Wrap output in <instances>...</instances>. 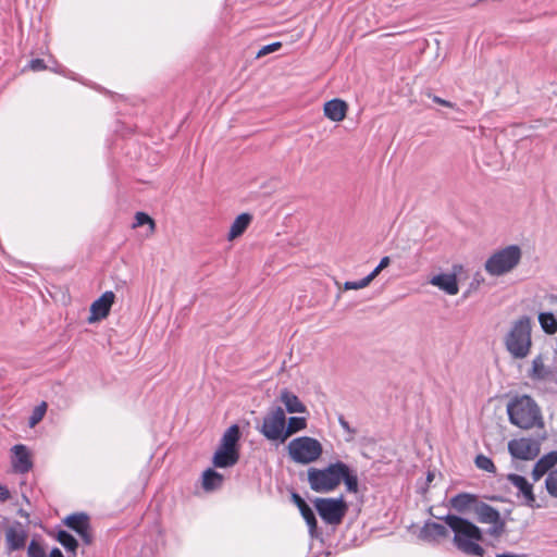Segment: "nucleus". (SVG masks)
Listing matches in <instances>:
<instances>
[{
	"label": "nucleus",
	"mask_w": 557,
	"mask_h": 557,
	"mask_svg": "<svg viewBox=\"0 0 557 557\" xmlns=\"http://www.w3.org/2000/svg\"><path fill=\"white\" fill-rule=\"evenodd\" d=\"M307 480L310 488L315 493L333 492L342 482L345 483L349 493L356 494L359 491L357 472L343 461L331 462L324 468H309Z\"/></svg>",
	"instance_id": "1"
},
{
	"label": "nucleus",
	"mask_w": 557,
	"mask_h": 557,
	"mask_svg": "<svg viewBox=\"0 0 557 557\" xmlns=\"http://www.w3.org/2000/svg\"><path fill=\"white\" fill-rule=\"evenodd\" d=\"M443 520L454 532V543L460 552L469 556L483 557L484 549L478 543L483 539L480 528L468 519L455 515H447Z\"/></svg>",
	"instance_id": "2"
},
{
	"label": "nucleus",
	"mask_w": 557,
	"mask_h": 557,
	"mask_svg": "<svg viewBox=\"0 0 557 557\" xmlns=\"http://www.w3.org/2000/svg\"><path fill=\"white\" fill-rule=\"evenodd\" d=\"M531 331V319L528 315H522L512 323L504 338L505 347L512 358L523 359L530 354Z\"/></svg>",
	"instance_id": "3"
},
{
	"label": "nucleus",
	"mask_w": 557,
	"mask_h": 557,
	"mask_svg": "<svg viewBox=\"0 0 557 557\" xmlns=\"http://www.w3.org/2000/svg\"><path fill=\"white\" fill-rule=\"evenodd\" d=\"M509 421L521 429H531L541 422V412L535 401L527 395L513 399L507 406Z\"/></svg>",
	"instance_id": "4"
},
{
	"label": "nucleus",
	"mask_w": 557,
	"mask_h": 557,
	"mask_svg": "<svg viewBox=\"0 0 557 557\" xmlns=\"http://www.w3.org/2000/svg\"><path fill=\"white\" fill-rule=\"evenodd\" d=\"M522 250L518 245H509L494 251L485 261L484 270L492 276H502L512 271L520 262Z\"/></svg>",
	"instance_id": "5"
},
{
	"label": "nucleus",
	"mask_w": 557,
	"mask_h": 557,
	"mask_svg": "<svg viewBox=\"0 0 557 557\" xmlns=\"http://www.w3.org/2000/svg\"><path fill=\"white\" fill-rule=\"evenodd\" d=\"M287 453L295 463L309 465L321 458L323 446L314 437L299 436L288 443Z\"/></svg>",
	"instance_id": "6"
},
{
	"label": "nucleus",
	"mask_w": 557,
	"mask_h": 557,
	"mask_svg": "<svg viewBox=\"0 0 557 557\" xmlns=\"http://www.w3.org/2000/svg\"><path fill=\"white\" fill-rule=\"evenodd\" d=\"M285 424L284 409L280 406H273L263 417L262 425L258 430L267 440L284 443Z\"/></svg>",
	"instance_id": "7"
},
{
	"label": "nucleus",
	"mask_w": 557,
	"mask_h": 557,
	"mask_svg": "<svg viewBox=\"0 0 557 557\" xmlns=\"http://www.w3.org/2000/svg\"><path fill=\"white\" fill-rule=\"evenodd\" d=\"M313 505L321 519L330 525L341 524L348 509L343 496L337 498L318 497L313 500Z\"/></svg>",
	"instance_id": "8"
},
{
	"label": "nucleus",
	"mask_w": 557,
	"mask_h": 557,
	"mask_svg": "<svg viewBox=\"0 0 557 557\" xmlns=\"http://www.w3.org/2000/svg\"><path fill=\"white\" fill-rule=\"evenodd\" d=\"M473 512L479 522L492 525L487 531L491 536L498 537L505 532L506 523L502 519L499 511L494 507L478 500L473 507Z\"/></svg>",
	"instance_id": "9"
},
{
	"label": "nucleus",
	"mask_w": 557,
	"mask_h": 557,
	"mask_svg": "<svg viewBox=\"0 0 557 557\" xmlns=\"http://www.w3.org/2000/svg\"><path fill=\"white\" fill-rule=\"evenodd\" d=\"M508 450L510 455L520 460H533L540 454V442L534 438H515L509 441Z\"/></svg>",
	"instance_id": "10"
},
{
	"label": "nucleus",
	"mask_w": 557,
	"mask_h": 557,
	"mask_svg": "<svg viewBox=\"0 0 557 557\" xmlns=\"http://www.w3.org/2000/svg\"><path fill=\"white\" fill-rule=\"evenodd\" d=\"M63 522L67 528L77 533L84 544L90 545L92 543V534L90 531L88 515L84 512L73 513L67 516Z\"/></svg>",
	"instance_id": "11"
},
{
	"label": "nucleus",
	"mask_w": 557,
	"mask_h": 557,
	"mask_svg": "<svg viewBox=\"0 0 557 557\" xmlns=\"http://www.w3.org/2000/svg\"><path fill=\"white\" fill-rule=\"evenodd\" d=\"M292 500L298 507L304 520L306 521L308 525L309 535L312 539H319L322 533L318 528V521L313 510L305 502V499L297 493L292 494Z\"/></svg>",
	"instance_id": "12"
},
{
	"label": "nucleus",
	"mask_w": 557,
	"mask_h": 557,
	"mask_svg": "<svg viewBox=\"0 0 557 557\" xmlns=\"http://www.w3.org/2000/svg\"><path fill=\"white\" fill-rule=\"evenodd\" d=\"M115 295L113 292H104L97 300L90 306V315L88 322L92 323L108 317L110 309L114 302Z\"/></svg>",
	"instance_id": "13"
},
{
	"label": "nucleus",
	"mask_w": 557,
	"mask_h": 557,
	"mask_svg": "<svg viewBox=\"0 0 557 557\" xmlns=\"http://www.w3.org/2000/svg\"><path fill=\"white\" fill-rule=\"evenodd\" d=\"M27 533L21 522L15 521L5 530L7 549L9 553L24 548Z\"/></svg>",
	"instance_id": "14"
},
{
	"label": "nucleus",
	"mask_w": 557,
	"mask_h": 557,
	"mask_svg": "<svg viewBox=\"0 0 557 557\" xmlns=\"http://www.w3.org/2000/svg\"><path fill=\"white\" fill-rule=\"evenodd\" d=\"M11 465L13 471L16 473H27L33 468V461L28 448L23 444H17L12 447Z\"/></svg>",
	"instance_id": "15"
},
{
	"label": "nucleus",
	"mask_w": 557,
	"mask_h": 557,
	"mask_svg": "<svg viewBox=\"0 0 557 557\" xmlns=\"http://www.w3.org/2000/svg\"><path fill=\"white\" fill-rule=\"evenodd\" d=\"M507 480L519 491L518 496H522L524 504L531 508L539 507L535 505V495L533 493V486L529 481L519 474L509 473Z\"/></svg>",
	"instance_id": "16"
},
{
	"label": "nucleus",
	"mask_w": 557,
	"mask_h": 557,
	"mask_svg": "<svg viewBox=\"0 0 557 557\" xmlns=\"http://www.w3.org/2000/svg\"><path fill=\"white\" fill-rule=\"evenodd\" d=\"M348 106L342 99H332L324 103V115L333 122H342L347 114Z\"/></svg>",
	"instance_id": "17"
},
{
	"label": "nucleus",
	"mask_w": 557,
	"mask_h": 557,
	"mask_svg": "<svg viewBox=\"0 0 557 557\" xmlns=\"http://www.w3.org/2000/svg\"><path fill=\"white\" fill-rule=\"evenodd\" d=\"M430 283L433 286L444 290L448 295H457L459 292L458 282L455 274L442 273L434 275L430 280Z\"/></svg>",
	"instance_id": "18"
},
{
	"label": "nucleus",
	"mask_w": 557,
	"mask_h": 557,
	"mask_svg": "<svg viewBox=\"0 0 557 557\" xmlns=\"http://www.w3.org/2000/svg\"><path fill=\"white\" fill-rule=\"evenodd\" d=\"M239 454L237 449L219 447L213 456V465L218 468H227L237 463Z\"/></svg>",
	"instance_id": "19"
},
{
	"label": "nucleus",
	"mask_w": 557,
	"mask_h": 557,
	"mask_svg": "<svg viewBox=\"0 0 557 557\" xmlns=\"http://www.w3.org/2000/svg\"><path fill=\"white\" fill-rule=\"evenodd\" d=\"M557 463V450L541 457L534 465L532 478L536 482Z\"/></svg>",
	"instance_id": "20"
},
{
	"label": "nucleus",
	"mask_w": 557,
	"mask_h": 557,
	"mask_svg": "<svg viewBox=\"0 0 557 557\" xmlns=\"http://www.w3.org/2000/svg\"><path fill=\"white\" fill-rule=\"evenodd\" d=\"M448 531L445 525L437 522H426L420 532V537L428 542H435L446 537Z\"/></svg>",
	"instance_id": "21"
},
{
	"label": "nucleus",
	"mask_w": 557,
	"mask_h": 557,
	"mask_svg": "<svg viewBox=\"0 0 557 557\" xmlns=\"http://www.w3.org/2000/svg\"><path fill=\"white\" fill-rule=\"evenodd\" d=\"M280 401L284 404L286 411L289 413H302L306 411V406L298 396L286 388L281 392Z\"/></svg>",
	"instance_id": "22"
},
{
	"label": "nucleus",
	"mask_w": 557,
	"mask_h": 557,
	"mask_svg": "<svg viewBox=\"0 0 557 557\" xmlns=\"http://www.w3.org/2000/svg\"><path fill=\"white\" fill-rule=\"evenodd\" d=\"M251 220H252V215L247 212L239 214L234 220V222L232 223V225L230 227L227 239L233 240V239L239 237L240 235H243L244 232L249 226Z\"/></svg>",
	"instance_id": "23"
},
{
	"label": "nucleus",
	"mask_w": 557,
	"mask_h": 557,
	"mask_svg": "<svg viewBox=\"0 0 557 557\" xmlns=\"http://www.w3.org/2000/svg\"><path fill=\"white\" fill-rule=\"evenodd\" d=\"M478 503V497L469 493H459L450 499V506L458 512H465Z\"/></svg>",
	"instance_id": "24"
},
{
	"label": "nucleus",
	"mask_w": 557,
	"mask_h": 557,
	"mask_svg": "<svg viewBox=\"0 0 557 557\" xmlns=\"http://www.w3.org/2000/svg\"><path fill=\"white\" fill-rule=\"evenodd\" d=\"M550 371L545 367L543 357L539 355L532 360L528 376L533 381H545Z\"/></svg>",
	"instance_id": "25"
},
{
	"label": "nucleus",
	"mask_w": 557,
	"mask_h": 557,
	"mask_svg": "<svg viewBox=\"0 0 557 557\" xmlns=\"http://www.w3.org/2000/svg\"><path fill=\"white\" fill-rule=\"evenodd\" d=\"M239 428L237 424H233L223 434L220 446L230 449H237L236 445L239 441Z\"/></svg>",
	"instance_id": "26"
},
{
	"label": "nucleus",
	"mask_w": 557,
	"mask_h": 557,
	"mask_svg": "<svg viewBox=\"0 0 557 557\" xmlns=\"http://www.w3.org/2000/svg\"><path fill=\"white\" fill-rule=\"evenodd\" d=\"M223 482V475L219 472L208 469L202 475V487L206 491H212L218 488Z\"/></svg>",
	"instance_id": "27"
},
{
	"label": "nucleus",
	"mask_w": 557,
	"mask_h": 557,
	"mask_svg": "<svg viewBox=\"0 0 557 557\" xmlns=\"http://www.w3.org/2000/svg\"><path fill=\"white\" fill-rule=\"evenodd\" d=\"M57 540L69 553H72L74 556L76 555L78 543L71 533L60 530L57 534Z\"/></svg>",
	"instance_id": "28"
},
{
	"label": "nucleus",
	"mask_w": 557,
	"mask_h": 557,
	"mask_svg": "<svg viewBox=\"0 0 557 557\" xmlns=\"http://www.w3.org/2000/svg\"><path fill=\"white\" fill-rule=\"evenodd\" d=\"M307 428V419L305 417H290L285 424V441L293 434Z\"/></svg>",
	"instance_id": "29"
},
{
	"label": "nucleus",
	"mask_w": 557,
	"mask_h": 557,
	"mask_svg": "<svg viewBox=\"0 0 557 557\" xmlns=\"http://www.w3.org/2000/svg\"><path fill=\"white\" fill-rule=\"evenodd\" d=\"M539 322L546 334L553 335L557 332V320L552 312L540 313Z\"/></svg>",
	"instance_id": "30"
},
{
	"label": "nucleus",
	"mask_w": 557,
	"mask_h": 557,
	"mask_svg": "<svg viewBox=\"0 0 557 557\" xmlns=\"http://www.w3.org/2000/svg\"><path fill=\"white\" fill-rule=\"evenodd\" d=\"M545 487L547 493L557 498V468L549 471L545 480Z\"/></svg>",
	"instance_id": "31"
},
{
	"label": "nucleus",
	"mask_w": 557,
	"mask_h": 557,
	"mask_svg": "<svg viewBox=\"0 0 557 557\" xmlns=\"http://www.w3.org/2000/svg\"><path fill=\"white\" fill-rule=\"evenodd\" d=\"M475 466L481 469V470H484L486 472H491V473H495L496 472V467L494 465V462L492 461L491 458L484 456V455H478L476 458H475Z\"/></svg>",
	"instance_id": "32"
},
{
	"label": "nucleus",
	"mask_w": 557,
	"mask_h": 557,
	"mask_svg": "<svg viewBox=\"0 0 557 557\" xmlns=\"http://www.w3.org/2000/svg\"><path fill=\"white\" fill-rule=\"evenodd\" d=\"M46 411H47V404L45 401H42L40 405L36 406L29 417V422H28L29 425L35 426L37 423H39L42 420Z\"/></svg>",
	"instance_id": "33"
},
{
	"label": "nucleus",
	"mask_w": 557,
	"mask_h": 557,
	"mask_svg": "<svg viewBox=\"0 0 557 557\" xmlns=\"http://www.w3.org/2000/svg\"><path fill=\"white\" fill-rule=\"evenodd\" d=\"M145 224H148L150 227V233L154 232L156 223L145 212H137L135 215V223L134 227L143 226Z\"/></svg>",
	"instance_id": "34"
},
{
	"label": "nucleus",
	"mask_w": 557,
	"mask_h": 557,
	"mask_svg": "<svg viewBox=\"0 0 557 557\" xmlns=\"http://www.w3.org/2000/svg\"><path fill=\"white\" fill-rule=\"evenodd\" d=\"M28 557H46V550L40 542L32 540L27 547Z\"/></svg>",
	"instance_id": "35"
},
{
	"label": "nucleus",
	"mask_w": 557,
	"mask_h": 557,
	"mask_svg": "<svg viewBox=\"0 0 557 557\" xmlns=\"http://www.w3.org/2000/svg\"><path fill=\"white\" fill-rule=\"evenodd\" d=\"M425 95L440 106L453 109L454 111H456L457 113H460V114L463 113V111L456 103H454L451 101L445 100L436 95H433L431 91H428Z\"/></svg>",
	"instance_id": "36"
},
{
	"label": "nucleus",
	"mask_w": 557,
	"mask_h": 557,
	"mask_svg": "<svg viewBox=\"0 0 557 557\" xmlns=\"http://www.w3.org/2000/svg\"><path fill=\"white\" fill-rule=\"evenodd\" d=\"M371 282H372V280L369 277V275H367L366 277H363V278H361L359 281H348V282H345L344 289L345 290L361 289V288L367 287Z\"/></svg>",
	"instance_id": "37"
},
{
	"label": "nucleus",
	"mask_w": 557,
	"mask_h": 557,
	"mask_svg": "<svg viewBox=\"0 0 557 557\" xmlns=\"http://www.w3.org/2000/svg\"><path fill=\"white\" fill-rule=\"evenodd\" d=\"M282 47V44L280 41H275V42H272L270 45H265L263 46L262 48H260L257 53H256V58L257 59H260L264 55H268L272 52H275L277 51L280 48Z\"/></svg>",
	"instance_id": "38"
},
{
	"label": "nucleus",
	"mask_w": 557,
	"mask_h": 557,
	"mask_svg": "<svg viewBox=\"0 0 557 557\" xmlns=\"http://www.w3.org/2000/svg\"><path fill=\"white\" fill-rule=\"evenodd\" d=\"M389 263H391L389 257H383L381 259L380 263L376 265V268L370 274H368L369 277L373 281L383 269H385L389 265Z\"/></svg>",
	"instance_id": "39"
},
{
	"label": "nucleus",
	"mask_w": 557,
	"mask_h": 557,
	"mask_svg": "<svg viewBox=\"0 0 557 557\" xmlns=\"http://www.w3.org/2000/svg\"><path fill=\"white\" fill-rule=\"evenodd\" d=\"M28 70H32L34 72H38V71H42V70H46L48 69V66L46 65L45 61L41 60V59H32L27 66H26Z\"/></svg>",
	"instance_id": "40"
},
{
	"label": "nucleus",
	"mask_w": 557,
	"mask_h": 557,
	"mask_svg": "<svg viewBox=\"0 0 557 557\" xmlns=\"http://www.w3.org/2000/svg\"><path fill=\"white\" fill-rule=\"evenodd\" d=\"M338 423L345 432L349 433L350 435L356 434V430L350 428L348 421H346L343 414L338 416Z\"/></svg>",
	"instance_id": "41"
},
{
	"label": "nucleus",
	"mask_w": 557,
	"mask_h": 557,
	"mask_svg": "<svg viewBox=\"0 0 557 557\" xmlns=\"http://www.w3.org/2000/svg\"><path fill=\"white\" fill-rule=\"evenodd\" d=\"M50 70H51V71H53V72H55V73L62 74V75H64V76H66V77H69V78L77 79V78L75 77V74H74L73 72L67 71V70H65V69L61 67L60 65H58L57 67L50 69Z\"/></svg>",
	"instance_id": "42"
},
{
	"label": "nucleus",
	"mask_w": 557,
	"mask_h": 557,
	"mask_svg": "<svg viewBox=\"0 0 557 557\" xmlns=\"http://www.w3.org/2000/svg\"><path fill=\"white\" fill-rule=\"evenodd\" d=\"M10 491L7 486L0 484V502H5L10 498Z\"/></svg>",
	"instance_id": "43"
},
{
	"label": "nucleus",
	"mask_w": 557,
	"mask_h": 557,
	"mask_svg": "<svg viewBox=\"0 0 557 557\" xmlns=\"http://www.w3.org/2000/svg\"><path fill=\"white\" fill-rule=\"evenodd\" d=\"M48 557H64L62 552L58 548V547H54Z\"/></svg>",
	"instance_id": "44"
},
{
	"label": "nucleus",
	"mask_w": 557,
	"mask_h": 557,
	"mask_svg": "<svg viewBox=\"0 0 557 557\" xmlns=\"http://www.w3.org/2000/svg\"><path fill=\"white\" fill-rule=\"evenodd\" d=\"M496 557H525V556H520V555L505 553V554H499Z\"/></svg>",
	"instance_id": "45"
},
{
	"label": "nucleus",
	"mask_w": 557,
	"mask_h": 557,
	"mask_svg": "<svg viewBox=\"0 0 557 557\" xmlns=\"http://www.w3.org/2000/svg\"><path fill=\"white\" fill-rule=\"evenodd\" d=\"M433 475L431 473L428 474V481H431Z\"/></svg>",
	"instance_id": "46"
},
{
	"label": "nucleus",
	"mask_w": 557,
	"mask_h": 557,
	"mask_svg": "<svg viewBox=\"0 0 557 557\" xmlns=\"http://www.w3.org/2000/svg\"><path fill=\"white\" fill-rule=\"evenodd\" d=\"M387 35H388V36H392V35H401V34H400V33H394V34L388 33Z\"/></svg>",
	"instance_id": "47"
}]
</instances>
